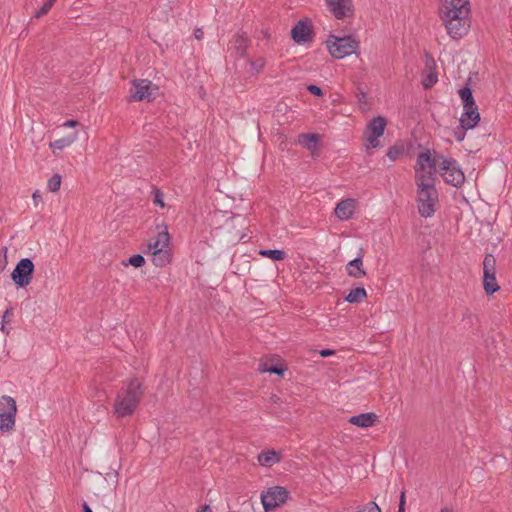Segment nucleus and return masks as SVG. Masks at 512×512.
I'll use <instances>...</instances> for the list:
<instances>
[{
	"label": "nucleus",
	"mask_w": 512,
	"mask_h": 512,
	"mask_svg": "<svg viewBox=\"0 0 512 512\" xmlns=\"http://www.w3.org/2000/svg\"><path fill=\"white\" fill-rule=\"evenodd\" d=\"M330 54L337 59H342L358 49V42L351 36L337 37L331 35L326 41Z\"/></svg>",
	"instance_id": "nucleus-7"
},
{
	"label": "nucleus",
	"mask_w": 512,
	"mask_h": 512,
	"mask_svg": "<svg viewBox=\"0 0 512 512\" xmlns=\"http://www.w3.org/2000/svg\"><path fill=\"white\" fill-rule=\"evenodd\" d=\"M145 264V259L140 254L132 255L127 261H123V265H132L136 268L142 267Z\"/></svg>",
	"instance_id": "nucleus-28"
},
{
	"label": "nucleus",
	"mask_w": 512,
	"mask_h": 512,
	"mask_svg": "<svg viewBox=\"0 0 512 512\" xmlns=\"http://www.w3.org/2000/svg\"><path fill=\"white\" fill-rule=\"evenodd\" d=\"M291 37L296 43H305L312 40V27L308 19L300 20L291 30Z\"/></svg>",
	"instance_id": "nucleus-14"
},
{
	"label": "nucleus",
	"mask_w": 512,
	"mask_h": 512,
	"mask_svg": "<svg viewBox=\"0 0 512 512\" xmlns=\"http://www.w3.org/2000/svg\"><path fill=\"white\" fill-rule=\"evenodd\" d=\"M259 370L261 372H269V373H274V374H279V375H282L284 370L282 368H278L276 366H271V367H266V366H260Z\"/></svg>",
	"instance_id": "nucleus-34"
},
{
	"label": "nucleus",
	"mask_w": 512,
	"mask_h": 512,
	"mask_svg": "<svg viewBox=\"0 0 512 512\" xmlns=\"http://www.w3.org/2000/svg\"><path fill=\"white\" fill-rule=\"evenodd\" d=\"M378 418V415L375 413H362L359 415L351 416L348 419V422L361 428H368L373 426Z\"/></svg>",
	"instance_id": "nucleus-18"
},
{
	"label": "nucleus",
	"mask_w": 512,
	"mask_h": 512,
	"mask_svg": "<svg viewBox=\"0 0 512 512\" xmlns=\"http://www.w3.org/2000/svg\"><path fill=\"white\" fill-rule=\"evenodd\" d=\"M32 197H33L34 201L41 198L39 191L34 192Z\"/></svg>",
	"instance_id": "nucleus-45"
},
{
	"label": "nucleus",
	"mask_w": 512,
	"mask_h": 512,
	"mask_svg": "<svg viewBox=\"0 0 512 512\" xmlns=\"http://www.w3.org/2000/svg\"><path fill=\"white\" fill-rule=\"evenodd\" d=\"M357 100H358V104H359V107L360 109L365 112L368 110V107H367V96L364 92H360L358 95H357Z\"/></svg>",
	"instance_id": "nucleus-32"
},
{
	"label": "nucleus",
	"mask_w": 512,
	"mask_h": 512,
	"mask_svg": "<svg viewBox=\"0 0 512 512\" xmlns=\"http://www.w3.org/2000/svg\"><path fill=\"white\" fill-rule=\"evenodd\" d=\"M485 272L483 279V286L487 294H493L499 290L494 273V259L486 258L484 262Z\"/></svg>",
	"instance_id": "nucleus-15"
},
{
	"label": "nucleus",
	"mask_w": 512,
	"mask_h": 512,
	"mask_svg": "<svg viewBox=\"0 0 512 512\" xmlns=\"http://www.w3.org/2000/svg\"><path fill=\"white\" fill-rule=\"evenodd\" d=\"M197 512H212V510L209 505H204Z\"/></svg>",
	"instance_id": "nucleus-42"
},
{
	"label": "nucleus",
	"mask_w": 512,
	"mask_h": 512,
	"mask_svg": "<svg viewBox=\"0 0 512 512\" xmlns=\"http://www.w3.org/2000/svg\"><path fill=\"white\" fill-rule=\"evenodd\" d=\"M52 4L53 2H44L41 8L35 12L34 17L40 18L43 15L47 14L51 10Z\"/></svg>",
	"instance_id": "nucleus-31"
},
{
	"label": "nucleus",
	"mask_w": 512,
	"mask_h": 512,
	"mask_svg": "<svg viewBox=\"0 0 512 512\" xmlns=\"http://www.w3.org/2000/svg\"><path fill=\"white\" fill-rule=\"evenodd\" d=\"M243 222L244 219L239 215L230 216L226 219L224 225L220 229H223L228 233V242L236 244L243 238L241 231V228H243Z\"/></svg>",
	"instance_id": "nucleus-13"
},
{
	"label": "nucleus",
	"mask_w": 512,
	"mask_h": 512,
	"mask_svg": "<svg viewBox=\"0 0 512 512\" xmlns=\"http://www.w3.org/2000/svg\"><path fill=\"white\" fill-rule=\"evenodd\" d=\"M463 138H464V134L460 135V136L458 137V140H459V141H461V140H463Z\"/></svg>",
	"instance_id": "nucleus-46"
},
{
	"label": "nucleus",
	"mask_w": 512,
	"mask_h": 512,
	"mask_svg": "<svg viewBox=\"0 0 512 512\" xmlns=\"http://www.w3.org/2000/svg\"><path fill=\"white\" fill-rule=\"evenodd\" d=\"M82 508H83V512H93L92 509L89 507V505L86 502H84L82 504Z\"/></svg>",
	"instance_id": "nucleus-43"
},
{
	"label": "nucleus",
	"mask_w": 512,
	"mask_h": 512,
	"mask_svg": "<svg viewBox=\"0 0 512 512\" xmlns=\"http://www.w3.org/2000/svg\"><path fill=\"white\" fill-rule=\"evenodd\" d=\"M356 208V200L348 198L341 200L335 207L334 213L340 220H348L352 217Z\"/></svg>",
	"instance_id": "nucleus-17"
},
{
	"label": "nucleus",
	"mask_w": 512,
	"mask_h": 512,
	"mask_svg": "<svg viewBox=\"0 0 512 512\" xmlns=\"http://www.w3.org/2000/svg\"><path fill=\"white\" fill-rule=\"evenodd\" d=\"M203 31L202 29H196L195 32H194V36L197 40H201L203 38Z\"/></svg>",
	"instance_id": "nucleus-41"
},
{
	"label": "nucleus",
	"mask_w": 512,
	"mask_h": 512,
	"mask_svg": "<svg viewBox=\"0 0 512 512\" xmlns=\"http://www.w3.org/2000/svg\"><path fill=\"white\" fill-rule=\"evenodd\" d=\"M362 259L361 257H357L348 262L346 265V271L349 276L354 278H361L366 275L364 269L362 268Z\"/></svg>",
	"instance_id": "nucleus-20"
},
{
	"label": "nucleus",
	"mask_w": 512,
	"mask_h": 512,
	"mask_svg": "<svg viewBox=\"0 0 512 512\" xmlns=\"http://www.w3.org/2000/svg\"><path fill=\"white\" fill-rule=\"evenodd\" d=\"M357 512H381V508L375 502H370Z\"/></svg>",
	"instance_id": "nucleus-33"
},
{
	"label": "nucleus",
	"mask_w": 512,
	"mask_h": 512,
	"mask_svg": "<svg viewBox=\"0 0 512 512\" xmlns=\"http://www.w3.org/2000/svg\"><path fill=\"white\" fill-rule=\"evenodd\" d=\"M404 505H405V496H404V493H402L401 498H400L398 512H405Z\"/></svg>",
	"instance_id": "nucleus-39"
},
{
	"label": "nucleus",
	"mask_w": 512,
	"mask_h": 512,
	"mask_svg": "<svg viewBox=\"0 0 512 512\" xmlns=\"http://www.w3.org/2000/svg\"><path fill=\"white\" fill-rule=\"evenodd\" d=\"M34 272V264L29 258L21 259L14 270L12 271L11 277L16 285L19 287H26L32 280Z\"/></svg>",
	"instance_id": "nucleus-11"
},
{
	"label": "nucleus",
	"mask_w": 512,
	"mask_h": 512,
	"mask_svg": "<svg viewBox=\"0 0 512 512\" xmlns=\"http://www.w3.org/2000/svg\"><path fill=\"white\" fill-rule=\"evenodd\" d=\"M439 512H455L452 508L444 507L439 510Z\"/></svg>",
	"instance_id": "nucleus-44"
},
{
	"label": "nucleus",
	"mask_w": 512,
	"mask_h": 512,
	"mask_svg": "<svg viewBox=\"0 0 512 512\" xmlns=\"http://www.w3.org/2000/svg\"><path fill=\"white\" fill-rule=\"evenodd\" d=\"M158 95V87L147 79H135L130 89V101H153Z\"/></svg>",
	"instance_id": "nucleus-9"
},
{
	"label": "nucleus",
	"mask_w": 512,
	"mask_h": 512,
	"mask_svg": "<svg viewBox=\"0 0 512 512\" xmlns=\"http://www.w3.org/2000/svg\"><path fill=\"white\" fill-rule=\"evenodd\" d=\"M415 203L417 213L421 218L434 217L439 206V193L436 188V178L427 174L419 165L414 166Z\"/></svg>",
	"instance_id": "nucleus-2"
},
{
	"label": "nucleus",
	"mask_w": 512,
	"mask_h": 512,
	"mask_svg": "<svg viewBox=\"0 0 512 512\" xmlns=\"http://www.w3.org/2000/svg\"><path fill=\"white\" fill-rule=\"evenodd\" d=\"M258 461L262 466H273L280 461V455L275 450L263 451L258 455Z\"/></svg>",
	"instance_id": "nucleus-22"
},
{
	"label": "nucleus",
	"mask_w": 512,
	"mask_h": 512,
	"mask_svg": "<svg viewBox=\"0 0 512 512\" xmlns=\"http://www.w3.org/2000/svg\"><path fill=\"white\" fill-rule=\"evenodd\" d=\"M231 43L236 53L242 56L248 46V38L245 33H237Z\"/></svg>",
	"instance_id": "nucleus-24"
},
{
	"label": "nucleus",
	"mask_w": 512,
	"mask_h": 512,
	"mask_svg": "<svg viewBox=\"0 0 512 512\" xmlns=\"http://www.w3.org/2000/svg\"><path fill=\"white\" fill-rule=\"evenodd\" d=\"M158 233L147 244V253L152 255V261L157 267H163L170 262L171 254L168 249L170 236L167 226L158 227Z\"/></svg>",
	"instance_id": "nucleus-5"
},
{
	"label": "nucleus",
	"mask_w": 512,
	"mask_h": 512,
	"mask_svg": "<svg viewBox=\"0 0 512 512\" xmlns=\"http://www.w3.org/2000/svg\"><path fill=\"white\" fill-rule=\"evenodd\" d=\"M438 82V74L434 66L426 69L422 75L421 85L425 90L431 89Z\"/></svg>",
	"instance_id": "nucleus-21"
},
{
	"label": "nucleus",
	"mask_w": 512,
	"mask_h": 512,
	"mask_svg": "<svg viewBox=\"0 0 512 512\" xmlns=\"http://www.w3.org/2000/svg\"><path fill=\"white\" fill-rule=\"evenodd\" d=\"M153 203L161 208L165 207L164 194L161 190L153 188L152 190Z\"/></svg>",
	"instance_id": "nucleus-30"
},
{
	"label": "nucleus",
	"mask_w": 512,
	"mask_h": 512,
	"mask_svg": "<svg viewBox=\"0 0 512 512\" xmlns=\"http://www.w3.org/2000/svg\"><path fill=\"white\" fill-rule=\"evenodd\" d=\"M17 413L16 401L7 395L0 397V430L9 432L15 427Z\"/></svg>",
	"instance_id": "nucleus-8"
},
{
	"label": "nucleus",
	"mask_w": 512,
	"mask_h": 512,
	"mask_svg": "<svg viewBox=\"0 0 512 512\" xmlns=\"http://www.w3.org/2000/svg\"><path fill=\"white\" fill-rule=\"evenodd\" d=\"M459 94L463 103V113L460 118V125L464 129H472L480 121V114L475 106L470 89L463 88L460 90Z\"/></svg>",
	"instance_id": "nucleus-6"
},
{
	"label": "nucleus",
	"mask_w": 512,
	"mask_h": 512,
	"mask_svg": "<svg viewBox=\"0 0 512 512\" xmlns=\"http://www.w3.org/2000/svg\"><path fill=\"white\" fill-rule=\"evenodd\" d=\"M288 497L285 488L274 486L261 494V502L265 511H271L283 504Z\"/></svg>",
	"instance_id": "nucleus-12"
},
{
	"label": "nucleus",
	"mask_w": 512,
	"mask_h": 512,
	"mask_svg": "<svg viewBox=\"0 0 512 512\" xmlns=\"http://www.w3.org/2000/svg\"><path fill=\"white\" fill-rule=\"evenodd\" d=\"M319 141V136L314 133L301 134L298 143L310 151H314Z\"/></svg>",
	"instance_id": "nucleus-23"
},
{
	"label": "nucleus",
	"mask_w": 512,
	"mask_h": 512,
	"mask_svg": "<svg viewBox=\"0 0 512 512\" xmlns=\"http://www.w3.org/2000/svg\"><path fill=\"white\" fill-rule=\"evenodd\" d=\"M259 254L263 257L269 258L273 261H282L286 258V253L283 250L279 249H262L259 251Z\"/></svg>",
	"instance_id": "nucleus-26"
},
{
	"label": "nucleus",
	"mask_w": 512,
	"mask_h": 512,
	"mask_svg": "<svg viewBox=\"0 0 512 512\" xmlns=\"http://www.w3.org/2000/svg\"><path fill=\"white\" fill-rule=\"evenodd\" d=\"M79 125V122L76 120H68L63 123L64 127L73 128Z\"/></svg>",
	"instance_id": "nucleus-38"
},
{
	"label": "nucleus",
	"mask_w": 512,
	"mask_h": 512,
	"mask_svg": "<svg viewBox=\"0 0 512 512\" xmlns=\"http://www.w3.org/2000/svg\"><path fill=\"white\" fill-rule=\"evenodd\" d=\"M11 315H12V309L11 308L6 309V311L3 314V319H2V322H1V330L2 331H5L4 323L9 319V317Z\"/></svg>",
	"instance_id": "nucleus-37"
},
{
	"label": "nucleus",
	"mask_w": 512,
	"mask_h": 512,
	"mask_svg": "<svg viewBox=\"0 0 512 512\" xmlns=\"http://www.w3.org/2000/svg\"><path fill=\"white\" fill-rule=\"evenodd\" d=\"M319 354L322 356V357H328L330 355H333L334 354V351L333 350H330V349H323L319 352Z\"/></svg>",
	"instance_id": "nucleus-40"
},
{
	"label": "nucleus",
	"mask_w": 512,
	"mask_h": 512,
	"mask_svg": "<svg viewBox=\"0 0 512 512\" xmlns=\"http://www.w3.org/2000/svg\"><path fill=\"white\" fill-rule=\"evenodd\" d=\"M416 164L427 174L435 177L438 173L443 181L454 187H460L465 175L456 160L448 158L434 150L422 148L416 158Z\"/></svg>",
	"instance_id": "nucleus-1"
},
{
	"label": "nucleus",
	"mask_w": 512,
	"mask_h": 512,
	"mask_svg": "<svg viewBox=\"0 0 512 512\" xmlns=\"http://www.w3.org/2000/svg\"><path fill=\"white\" fill-rule=\"evenodd\" d=\"M78 139V133L74 132L68 136L57 139L49 144L50 148L53 150V153L56 154L57 150H63L69 146H71Z\"/></svg>",
	"instance_id": "nucleus-19"
},
{
	"label": "nucleus",
	"mask_w": 512,
	"mask_h": 512,
	"mask_svg": "<svg viewBox=\"0 0 512 512\" xmlns=\"http://www.w3.org/2000/svg\"><path fill=\"white\" fill-rule=\"evenodd\" d=\"M384 134V117L378 116L370 121L364 132L366 149L380 146L379 138Z\"/></svg>",
	"instance_id": "nucleus-10"
},
{
	"label": "nucleus",
	"mask_w": 512,
	"mask_h": 512,
	"mask_svg": "<svg viewBox=\"0 0 512 512\" xmlns=\"http://www.w3.org/2000/svg\"><path fill=\"white\" fill-rule=\"evenodd\" d=\"M366 297V290L362 287H358L349 292L345 300L349 303H359Z\"/></svg>",
	"instance_id": "nucleus-27"
},
{
	"label": "nucleus",
	"mask_w": 512,
	"mask_h": 512,
	"mask_svg": "<svg viewBox=\"0 0 512 512\" xmlns=\"http://www.w3.org/2000/svg\"><path fill=\"white\" fill-rule=\"evenodd\" d=\"M250 64H251L252 68L256 72H259V71H261L264 68L266 62H265L264 58H258V59L254 60V61H251Z\"/></svg>",
	"instance_id": "nucleus-35"
},
{
	"label": "nucleus",
	"mask_w": 512,
	"mask_h": 512,
	"mask_svg": "<svg viewBox=\"0 0 512 512\" xmlns=\"http://www.w3.org/2000/svg\"><path fill=\"white\" fill-rule=\"evenodd\" d=\"M440 14L447 32L453 38H460L468 33L470 7L466 2H444Z\"/></svg>",
	"instance_id": "nucleus-3"
},
{
	"label": "nucleus",
	"mask_w": 512,
	"mask_h": 512,
	"mask_svg": "<svg viewBox=\"0 0 512 512\" xmlns=\"http://www.w3.org/2000/svg\"><path fill=\"white\" fill-rule=\"evenodd\" d=\"M329 11L339 20L349 19L354 14L352 2H327Z\"/></svg>",
	"instance_id": "nucleus-16"
},
{
	"label": "nucleus",
	"mask_w": 512,
	"mask_h": 512,
	"mask_svg": "<svg viewBox=\"0 0 512 512\" xmlns=\"http://www.w3.org/2000/svg\"><path fill=\"white\" fill-rule=\"evenodd\" d=\"M406 151V145L403 142L397 141L392 144L388 150V156L391 160L395 161L402 158Z\"/></svg>",
	"instance_id": "nucleus-25"
},
{
	"label": "nucleus",
	"mask_w": 512,
	"mask_h": 512,
	"mask_svg": "<svg viewBox=\"0 0 512 512\" xmlns=\"http://www.w3.org/2000/svg\"><path fill=\"white\" fill-rule=\"evenodd\" d=\"M61 176L59 174H54L48 181L47 187L49 191L55 193L60 189L61 186Z\"/></svg>",
	"instance_id": "nucleus-29"
},
{
	"label": "nucleus",
	"mask_w": 512,
	"mask_h": 512,
	"mask_svg": "<svg viewBox=\"0 0 512 512\" xmlns=\"http://www.w3.org/2000/svg\"><path fill=\"white\" fill-rule=\"evenodd\" d=\"M142 394L141 383L137 379H132L127 387L117 394L114 402V414L119 418L132 415L140 402Z\"/></svg>",
	"instance_id": "nucleus-4"
},
{
	"label": "nucleus",
	"mask_w": 512,
	"mask_h": 512,
	"mask_svg": "<svg viewBox=\"0 0 512 512\" xmlns=\"http://www.w3.org/2000/svg\"><path fill=\"white\" fill-rule=\"evenodd\" d=\"M307 90H308L311 94H313V95H315V96H322V94H323V92H322L321 88H320V87H318V86H316V85H309V86L307 87Z\"/></svg>",
	"instance_id": "nucleus-36"
}]
</instances>
